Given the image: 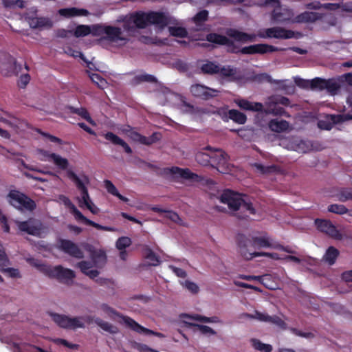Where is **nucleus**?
Segmentation results:
<instances>
[{"label":"nucleus","mask_w":352,"mask_h":352,"mask_svg":"<svg viewBox=\"0 0 352 352\" xmlns=\"http://www.w3.org/2000/svg\"><path fill=\"white\" fill-rule=\"evenodd\" d=\"M99 311H100L101 314L104 315V316L109 318L111 319H115L116 316H119L122 319V322H123L122 317L123 316H120L113 308L109 306L107 304H102L98 307Z\"/></svg>","instance_id":"f704fd0d"},{"label":"nucleus","mask_w":352,"mask_h":352,"mask_svg":"<svg viewBox=\"0 0 352 352\" xmlns=\"http://www.w3.org/2000/svg\"><path fill=\"white\" fill-rule=\"evenodd\" d=\"M104 138L106 140L111 142L113 144L120 145L121 146H122L126 153L129 154L132 153V150L130 148V146L123 140L120 138L116 134L111 132H108L106 134H104Z\"/></svg>","instance_id":"c756f323"},{"label":"nucleus","mask_w":352,"mask_h":352,"mask_svg":"<svg viewBox=\"0 0 352 352\" xmlns=\"http://www.w3.org/2000/svg\"><path fill=\"white\" fill-rule=\"evenodd\" d=\"M20 231L36 236H40L43 232V227L39 220L30 219L25 221H15Z\"/></svg>","instance_id":"0eeeda50"},{"label":"nucleus","mask_w":352,"mask_h":352,"mask_svg":"<svg viewBox=\"0 0 352 352\" xmlns=\"http://www.w3.org/2000/svg\"><path fill=\"white\" fill-rule=\"evenodd\" d=\"M93 323H95L100 330L109 334L115 335L119 332V329L116 326L99 317L93 316Z\"/></svg>","instance_id":"aec40b11"},{"label":"nucleus","mask_w":352,"mask_h":352,"mask_svg":"<svg viewBox=\"0 0 352 352\" xmlns=\"http://www.w3.org/2000/svg\"><path fill=\"white\" fill-rule=\"evenodd\" d=\"M52 26V21L46 18H38L37 19V22L36 25V28H51Z\"/></svg>","instance_id":"774afa93"},{"label":"nucleus","mask_w":352,"mask_h":352,"mask_svg":"<svg viewBox=\"0 0 352 352\" xmlns=\"http://www.w3.org/2000/svg\"><path fill=\"white\" fill-rule=\"evenodd\" d=\"M45 159L43 160H52L54 163L62 169H66L69 165L68 160L66 158L62 157L60 155L55 153H48L46 151H41Z\"/></svg>","instance_id":"b1692460"},{"label":"nucleus","mask_w":352,"mask_h":352,"mask_svg":"<svg viewBox=\"0 0 352 352\" xmlns=\"http://www.w3.org/2000/svg\"><path fill=\"white\" fill-rule=\"evenodd\" d=\"M79 220L80 221H84L85 223L89 225V226H94V228L98 229V230H104V231H110V232H113V231H115V228H112V227H108V226H101L98 223H96L88 219H87L85 216H84V218H80Z\"/></svg>","instance_id":"6e6d98bb"},{"label":"nucleus","mask_w":352,"mask_h":352,"mask_svg":"<svg viewBox=\"0 0 352 352\" xmlns=\"http://www.w3.org/2000/svg\"><path fill=\"white\" fill-rule=\"evenodd\" d=\"M59 246L60 250L73 257L79 259L84 257L83 252L71 241L61 240Z\"/></svg>","instance_id":"ddd939ff"},{"label":"nucleus","mask_w":352,"mask_h":352,"mask_svg":"<svg viewBox=\"0 0 352 352\" xmlns=\"http://www.w3.org/2000/svg\"><path fill=\"white\" fill-rule=\"evenodd\" d=\"M305 143L302 141L295 140L294 142H292L290 145L287 146L288 149L294 150L298 152L305 153L306 152L305 149Z\"/></svg>","instance_id":"4d7b16f0"},{"label":"nucleus","mask_w":352,"mask_h":352,"mask_svg":"<svg viewBox=\"0 0 352 352\" xmlns=\"http://www.w3.org/2000/svg\"><path fill=\"white\" fill-rule=\"evenodd\" d=\"M58 199L60 202L70 209L76 219L79 220L80 218H84V215L76 208L69 198L64 195H60Z\"/></svg>","instance_id":"72a5a7b5"},{"label":"nucleus","mask_w":352,"mask_h":352,"mask_svg":"<svg viewBox=\"0 0 352 352\" xmlns=\"http://www.w3.org/2000/svg\"><path fill=\"white\" fill-rule=\"evenodd\" d=\"M72 112L77 113L80 116H81L82 118L85 119L87 122H89L91 125L95 126L96 122L91 119L90 117L89 113L85 109L80 108V109H74L72 108Z\"/></svg>","instance_id":"603ef678"},{"label":"nucleus","mask_w":352,"mask_h":352,"mask_svg":"<svg viewBox=\"0 0 352 352\" xmlns=\"http://www.w3.org/2000/svg\"><path fill=\"white\" fill-rule=\"evenodd\" d=\"M68 176L74 181L77 188L81 191V193L87 190L86 184H89V180L87 176L85 175L81 179L72 171L68 172Z\"/></svg>","instance_id":"bb28decb"},{"label":"nucleus","mask_w":352,"mask_h":352,"mask_svg":"<svg viewBox=\"0 0 352 352\" xmlns=\"http://www.w3.org/2000/svg\"><path fill=\"white\" fill-rule=\"evenodd\" d=\"M259 282L265 285L267 288L270 289H275L276 287L271 281V276L268 274H265L260 276Z\"/></svg>","instance_id":"e2e57ef3"},{"label":"nucleus","mask_w":352,"mask_h":352,"mask_svg":"<svg viewBox=\"0 0 352 352\" xmlns=\"http://www.w3.org/2000/svg\"><path fill=\"white\" fill-rule=\"evenodd\" d=\"M266 36L269 38L286 39L294 36V32L282 28L274 27L265 30Z\"/></svg>","instance_id":"6ab92c4d"},{"label":"nucleus","mask_w":352,"mask_h":352,"mask_svg":"<svg viewBox=\"0 0 352 352\" xmlns=\"http://www.w3.org/2000/svg\"><path fill=\"white\" fill-rule=\"evenodd\" d=\"M197 330L207 336H214L217 333L211 327L204 324H199V325H197Z\"/></svg>","instance_id":"0e129e2a"},{"label":"nucleus","mask_w":352,"mask_h":352,"mask_svg":"<svg viewBox=\"0 0 352 352\" xmlns=\"http://www.w3.org/2000/svg\"><path fill=\"white\" fill-rule=\"evenodd\" d=\"M270 129L275 132H282L289 127V123L283 120L274 119L270 122Z\"/></svg>","instance_id":"c9c22d12"},{"label":"nucleus","mask_w":352,"mask_h":352,"mask_svg":"<svg viewBox=\"0 0 352 352\" xmlns=\"http://www.w3.org/2000/svg\"><path fill=\"white\" fill-rule=\"evenodd\" d=\"M50 316L52 320L59 327L67 329L69 316L56 313H50Z\"/></svg>","instance_id":"4c0bfd02"},{"label":"nucleus","mask_w":352,"mask_h":352,"mask_svg":"<svg viewBox=\"0 0 352 352\" xmlns=\"http://www.w3.org/2000/svg\"><path fill=\"white\" fill-rule=\"evenodd\" d=\"M128 136L135 142H138L140 144H145V145H151L157 141H158L160 138V135L159 133H154L152 135L149 137H145L138 132L133 131H130V133L128 134Z\"/></svg>","instance_id":"f3484780"},{"label":"nucleus","mask_w":352,"mask_h":352,"mask_svg":"<svg viewBox=\"0 0 352 352\" xmlns=\"http://www.w3.org/2000/svg\"><path fill=\"white\" fill-rule=\"evenodd\" d=\"M238 106L243 109L260 111L263 109V104L260 102H251L244 99H238L235 100Z\"/></svg>","instance_id":"cd10ccee"},{"label":"nucleus","mask_w":352,"mask_h":352,"mask_svg":"<svg viewBox=\"0 0 352 352\" xmlns=\"http://www.w3.org/2000/svg\"><path fill=\"white\" fill-rule=\"evenodd\" d=\"M58 12L61 16L65 17H72L76 16H87L89 14V11L85 9H78L76 8L60 9L58 11Z\"/></svg>","instance_id":"c85d7f7f"},{"label":"nucleus","mask_w":352,"mask_h":352,"mask_svg":"<svg viewBox=\"0 0 352 352\" xmlns=\"http://www.w3.org/2000/svg\"><path fill=\"white\" fill-rule=\"evenodd\" d=\"M81 194H82L81 197L78 198L79 206L81 208H82L84 206L87 207L89 205H90L93 202L89 197L88 190L83 192Z\"/></svg>","instance_id":"052dcab7"},{"label":"nucleus","mask_w":352,"mask_h":352,"mask_svg":"<svg viewBox=\"0 0 352 352\" xmlns=\"http://www.w3.org/2000/svg\"><path fill=\"white\" fill-rule=\"evenodd\" d=\"M347 117L342 115H327L324 119L320 120L318 122V126L321 129L330 130L333 124L343 122Z\"/></svg>","instance_id":"dca6fc26"},{"label":"nucleus","mask_w":352,"mask_h":352,"mask_svg":"<svg viewBox=\"0 0 352 352\" xmlns=\"http://www.w3.org/2000/svg\"><path fill=\"white\" fill-rule=\"evenodd\" d=\"M195 318L198 322L204 323H221V320L217 316L206 317V316H196Z\"/></svg>","instance_id":"680f3d73"},{"label":"nucleus","mask_w":352,"mask_h":352,"mask_svg":"<svg viewBox=\"0 0 352 352\" xmlns=\"http://www.w3.org/2000/svg\"><path fill=\"white\" fill-rule=\"evenodd\" d=\"M315 223L318 230L336 239H341L342 234L330 221L316 219Z\"/></svg>","instance_id":"9b49d317"},{"label":"nucleus","mask_w":352,"mask_h":352,"mask_svg":"<svg viewBox=\"0 0 352 352\" xmlns=\"http://www.w3.org/2000/svg\"><path fill=\"white\" fill-rule=\"evenodd\" d=\"M241 256L246 260H251L257 256H267L274 260H279L280 258L276 253H270L264 252H252L245 248L241 250Z\"/></svg>","instance_id":"4be33fe9"},{"label":"nucleus","mask_w":352,"mask_h":352,"mask_svg":"<svg viewBox=\"0 0 352 352\" xmlns=\"http://www.w3.org/2000/svg\"><path fill=\"white\" fill-rule=\"evenodd\" d=\"M229 38L217 34H209L207 36V41L209 42L230 45L234 41L240 43L252 42L255 41V34H248L236 30H230L228 32Z\"/></svg>","instance_id":"7ed1b4c3"},{"label":"nucleus","mask_w":352,"mask_h":352,"mask_svg":"<svg viewBox=\"0 0 352 352\" xmlns=\"http://www.w3.org/2000/svg\"><path fill=\"white\" fill-rule=\"evenodd\" d=\"M132 243L131 239L127 236L120 237L116 242V247L119 250H124Z\"/></svg>","instance_id":"de8ad7c7"},{"label":"nucleus","mask_w":352,"mask_h":352,"mask_svg":"<svg viewBox=\"0 0 352 352\" xmlns=\"http://www.w3.org/2000/svg\"><path fill=\"white\" fill-rule=\"evenodd\" d=\"M279 104L288 105L289 99L283 96H273L270 98L266 104L267 106V110L266 112L274 115L282 114L283 113V109L276 107V105Z\"/></svg>","instance_id":"f8f14e48"},{"label":"nucleus","mask_w":352,"mask_h":352,"mask_svg":"<svg viewBox=\"0 0 352 352\" xmlns=\"http://www.w3.org/2000/svg\"><path fill=\"white\" fill-rule=\"evenodd\" d=\"M229 117L235 122L241 124H244L246 121L245 115L237 110H230L229 111Z\"/></svg>","instance_id":"c03bdc74"},{"label":"nucleus","mask_w":352,"mask_h":352,"mask_svg":"<svg viewBox=\"0 0 352 352\" xmlns=\"http://www.w3.org/2000/svg\"><path fill=\"white\" fill-rule=\"evenodd\" d=\"M76 266L83 274L89 276L90 278L94 279L96 278L99 274V272L98 270L91 269L93 266H94L93 261L88 262L82 261L78 263Z\"/></svg>","instance_id":"a878e982"},{"label":"nucleus","mask_w":352,"mask_h":352,"mask_svg":"<svg viewBox=\"0 0 352 352\" xmlns=\"http://www.w3.org/2000/svg\"><path fill=\"white\" fill-rule=\"evenodd\" d=\"M93 323V316L86 315L75 317H69L68 327L69 329H83L86 324H90Z\"/></svg>","instance_id":"4468645a"},{"label":"nucleus","mask_w":352,"mask_h":352,"mask_svg":"<svg viewBox=\"0 0 352 352\" xmlns=\"http://www.w3.org/2000/svg\"><path fill=\"white\" fill-rule=\"evenodd\" d=\"M217 198L222 204H226L230 212L239 218H244L256 212L251 203L248 202L242 195L232 190H225Z\"/></svg>","instance_id":"f03ea898"},{"label":"nucleus","mask_w":352,"mask_h":352,"mask_svg":"<svg viewBox=\"0 0 352 352\" xmlns=\"http://www.w3.org/2000/svg\"><path fill=\"white\" fill-rule=\"evenodd\" d=\"M190 92L195 97L208 100L212 97L217 96L219 91L210 89L203 85L195 84L190 87Z\"/></svg>","instance_id":"1a4fd4ad"},{"label":"nucleus","mask_w":352,"mask_h":352,"mask_svg":"<svg viewBox=\"0 0 352 352\" xmlns=\"http://www.w3.org/2000/svg\"><path fill=\"white\" fill-rule=\"evenodd\" d=\"M180 285L193 294H197L199 292L198 285L191 280H186L180 281Z\"/></svg>","instance_id":"a18cd8bd"},{"label":"nucleus","mask_w":352,"mask_h":352,"mask_svg":"<svg viewBox=\"0 0 352 352\" xmlns=\"http://www.w3.org/2000/svg\"><path fill=\"white\" fill-rule=\"evenodd\" d=\"M273 240L267 234L259 236H252L243 243L239 245V253L241 255V250L243 248L252 252H258L261 248H273Z\"/></svg>","instance_id":"20e7f679"},{"label":"nucleus","mask_w":352,"mask_h":352,"mask_svg":"<svg viewBox=\"0 0 352 352\" xmlns=\"http://www.w3.org/2000/svg\"><path fill=\"white\" fill-rule=\"evenodd\" d=\"M92 261L94 266L102 267L106 263L107 257L104 252H95L92 256Z\"/></svg>","instance_id":"a19ab883"},{"label":"nucleus","mask_w":352,"mask_h":352,"mask_svg":"<svg viewBox=\"0 0 352 352\" xmlns=\"http://www.w3.org/2000/svg\"><path fill=\"white\" fill-rule=\"evenodd\" d=\"M89 34H91V26L87 25H79L74 32L76 37L85 36Z\"/></svg>","instance_id":"49530a36"},{"label":"nucleus","mask_w":352,"mask_h":352,"mask_svg":"<svg viewBox=\"0 0 352 352\" xmlns=\"http://www.w3.org/2000/svg\"><path fill=\"white\" fill-rule=\"evenodd\" d=\"M171 23V19L163 13L155 12H140L131 16L129 19L124 21V30L132 35L137 28H144L149 24H153L162 29Z\"/></svg>","instance_id":"f257e3e1"},{"label":"nucleus","mask_w":352,"mask_h":352,"mask_svg":"<svg viewBox=\"0 0 352 352\" xmlns=\"http://www.w3.org/2000/svg\"><path fill=\"white\" fill-rule=\"evenodd\" d=\"M168 32L170 35L177 37H185L187 35L186 30L182 27L169 26Z\"/></svg>","instance_id":"3c124183"},{"label":"nucleus","mask_w":352,"mask_h":352,"mask_svg":"<svg viewBox=\"0 0 352 352\" xmlns=\"http://www.w3.org/2000/svg\"><path fill=\"white\" fill-rule=\"evenodd\" d=\"M320 18V14L316 12H305L298 16L297 20L298 22H314Z\"/></svg>","instance_id":"ea45409f"},{"label":"nucleus","mask_w":352,"mask_h":352,"mask_svg":"<svg viewBox=\"0 0 352 352\" xmlns=\"http://www.w3.org/2000/svg\"><path fill=\"white\" fill-rule=\"evenodd\" d=\"M218 73L223 76L230 77L234 76L236 73V71L235 69H233L230 66H226L219 68V72Z\"/></svg>","instance_id":"69168bd1"},{"label":"nucleus","mask_w":352,"mask_h":352,"mask_svg":"<svg viewBox=\"0 0 352 352\" xmlns=\"http://www.w3.org/2000/svg\"><path fill=\"white\" fill-rule=\"evenodd\" d=\"M211 151L212 163L224 166L228 161V155L221 149H213L210 146L206 148Z\"/></svg>","instance_id":"5701e85b"},{"label":"nucleus","mask_w":352,"mask_h":352,"mask_svg":"<svg viewBox=\"0 0 352 352\" xmlns=\"http://www.w3.org/2000/svg\"><path fill=\"white\" fill-rule=\"evenodd\" d=\"M307 7L313 9H319L320 7H324V8L335 10L340 8V6L337 3H326L322 6H320L319 3H310L307 5Z\"/></svg>","instance_id":"13d9d810"},{"label":"nucleus","mask_w":352,"mask_h":352,"mask_svg":"<svg viewBox=\"0 0 352 352\" xmlns=\"http://www.w3.org/2000/svg\"><path fill=\"white\" fill-rule=\"evenodd\" d=\"M90 78L93 82L96 84L101 89H104L107 86V81L98 74H91Z\"/></svg>","instance_id":"bf43d9fd"},{"label":"nucleus","mask_w":352,"mask_h":352,"mask_svg":"<svg viewBox=\"0 0 352 352\" xmlns=\"http://www.w3.org/2000/svg\"><path fill=\"white\" fill-rule=\"evenodd\" d=\"M144 256L148 260V265L151 266H157L160 265V260L158 256L148 246H145L144 249Z\"/></svg>","instance_id":"473e14b6"},{"label":"nucleus","mask_w":352,"mask_h":352,"mask_svg":"<svg viewBox=\"0 0 352 352\" xmlns=\"http://www.w3.org/2000/svg\"><path fill=\"white\" fill-rule=\"evenodd\" d=\"M123 322L124 324H126L127 327L131 328L132 330L139 333H143L145 335H153L158 338H164V335L159 333V332H155L152 330H150L148 329H146L140 324H139L138 322H136L132 318L128 317V316H122V317Z\"/></svg>","instance_id":"9d476101"},{"label":"nucleus","mask_w":352,"mask_h":352,"mask_svg":"<svg viewBox=\"0 0 352 352\" xmlns=\"http://www.w3.org/2000/svg\"><path fill=\"white\" fill-rule=\"evenodd\" d=\"M9 203L14 208L23 210H32L35 208V203L19 192H10L8 196Z\"/></svg>","instance_id":"423d86ee"},{"label":"nucleus","mask_w":352,"mask_h":352,"mask_svg":"<svg viewBox=\"0 0 352 352\" xmlns=\"http://www.w3.org/2000/svg\"><path fill=\"white\" fill-rule=\"evenodd\" d=\"M196 161L203 165L207 166L212 162L211 152L210 153H206L203 151L198 152L195 156Z\"/></svg>","instance_id":"79ce46f5"},{"label":"nucleus","mask_w":352,"mask_h":352,"mask_svg":"<svg viewBox=\"0 0 352 352\" xmlns=\"http://www.w3.org/2000/svg\"><path fill=\"white\" fill-rule=\"evenodd\" d=\"M91 26V34L94 36H100L102 34H105L106 26H101L99 25H94Z\"/></svg>","instance_id":"338daca9"},{"label":"nucleus","mask_w":352,"mask_h":352,"mask_svg":"<svg viewBox=\"0 0 352 352\" xmlns=\"http://www.w3.org/2000/svg\"><path fill=\"white\" fill-rule=\"evenodd\" d=\"M166 173L172 175L176 179H182L191 183L199 182L202 180L201 176L192 173L188 168L173 166L166 168Z\"/></svg>","instance_id":"6e6552de"},{"label":"nucleus","mask_w":352,"mask_h":352,"mask_svg":"<svg viewBox=\"0 0 352 352\" xmlns=\"http://www.w3.org/2000/svg\"><path fill=\"white\" fill-rule=\"evenodd\" d=\"M54 273L57 278L63 283H69L75 277L74 271L60 265L54 267Z\"/></svg>","instance_id":"412c9836"},{"label":"nucleus","mask_w":352,"mask_h":352,"mask_svg":"<svg viewBox=\"0 0 352 352\" xmlns=\"http://www.w3.org/2000/svg\"><path fill=\"white\" fill-rule=\"evenodd\" d=\"M251 343L255 349L261 352H271L273 349L272 345L263 343L257 339H252Z\"/></svg>","instance_id":"37998d69"},{"label":"nucleus","mask_w":352,"mask_h":352,"mask_svg":"<svg viewBox=\"0 0 352 352\" xmlns=\"http://www.w3.org/2000/svg\"><path fill=\"white\" fill-rule=\"evenodd\" d=\"M310 85L312 89H323L326 87H330L331 85L328 81L316 78L310 82Z\"/></svg>","instance_id":"8fccbe9b"},{"label":"nucleus","mask_w":352,"mask_h":352,"mask_svg":"<svg viewBox=\"0 0 352 352\" xmlns=\"http://www.w3.org/2000/svg\"><path fill=\"white\" fill-rule=\"evenodd\" d=\"M266 6H270L274 8L272 12L273 18L277 21H283L287 20L290 17V13L289 11L284 10L285 13H282V8L280 7L278 1L277 0H267L265 3Z\"/></svg>","instance_id":"2eb2a0df"},{"label":"nucleus","mask_w":352,"mask_h":352,"mask_svg":"<svg viewBox=\"0 0 352 352\" xmlns=\"http://www.w3.org/2000/svg\"><path fill=\"white\" fill-rule=\"evenodd\" d=\"M252 166L255 171L261 175H269L278 171V168L275 165L263 166L259 163H254Z\"/></svg>","instance_id":"2f4dec72"},{"label":"nucleus","mask_w":352,"mask_h":352,"mask_svg":"<svg viewBox=\"0 0 352 352\" xmlns=\"http://www.w3.org/2000/svg\"><path fill=\"white\" fill-rule=\"evenodd\" d=\"M327 210L338 214H344L348 212V209L342 204H331L328 206Z\"/></svg>","instance_id":"09e8293b"},{"label":"nucleus","mask_w":352,"mask_h":352,"mask_svg":"<svg viewBox=\"0 0 352 352\" xmlns=\"http://www.w3.org/2000/svg\"><path fill=\"white\" fill-rule=\"evenodd\" d=\"M164 214L165 217L170 219L173 222L179 225H185L182 219L179 217V214L175 212L166 210V212H165Z\"/></svg>","instance_id":"5fc2aeb1"},{"label":"nucleus","mask_w":352,"mask_h":352,"mask_svg":"<svg viewBox=\"0 0 352 352\" xmlns=\"http://www.w3.org/2000/svg\"><path fill=\"white\" fill-rule=\"evenodd\" d=\"M340 254V252L338 250L335 248L333 246H330L326 250L323 257L322 261L330 265H333L336 263L337 258Z\"/></svg>","instance_id":"7c9ffc66"},{"label":"nucleus","mask_w":352,"mask_h":352,"mask_svg":"<svg viewBox=\"0 0 352 352\" xmlns=\"http://www.w3.org/2000/svg\"><path fill=\"white\" fill-rule=\"evenodd\" d=\"M105 34L107 39L116 45H125L131 36V34L127 33L124 30V23L123 24V30L113 26H106Z\"/></svg>","instance_id":"39448f33"},{"label":"nucleus","mask_w":352,"mask_h":352,"mask_svg":"<svg viewBox=\"0 0 352 352\" xmlns=\"http://www.w3.org/2000/svg\"><path fill=\"white\" fill-rule=\"evenodd\" d=\"M261 316H262L261 322L272 323V324H274L278 326L279 327H280L282 329L286 328L285 322L281 318H280L278 316H270L268 314H265V313H263Z\"/></svg>","instance_id":"58836bf2"},{"label":"nucleus","mask_w":352,"mask_h":352,"mask_svg":"<svg viewBox=\"0 0 352 352\" xmlns=\"http://www.w3.org/2000/svg\"><path fill=\"white\" fill-rule=\"evenodd\" d=\"M276 50V48L274 46L269 45L267 44H256L248 47H244L241 49V52L245 54H264L267 52H272Z\"/></svg>","instance_id":"a211bd4d"},{"label":"nucleus","mask_w":352,"mask_h":352,"mask_svg":"<svg viewBox=\"0 0 352 352\" xmlns=\"http://www.w3.org/2000/svg\"><path fill=\"white\" fill-rule=\"evenodd\" d=\"M8 260L4 252H0V270L10 278H20V273L15 268H5L7 265Z\"/></svg>","instance_id":"393cba45"},{"label":"nucleus","mask_w":352,"mask_h":352,"mask_svg":"<svg viewBox=\"0 0 352 352\" xmlns=\"http://www.w3.org/2000/svg\"><path fill=\"white\" fill-rule=\"evenodd\" d=\"M196 316H201L199 314H194V315H188V314H184L182 315L181 318V322L184 324V327H193L195 331L197 330V325H199V324H196L194 322L198 321L195 317Z\"/></svg>","instance_id":"e433bc0d"},{"label":"nucleus","mask_w":352,"mask_h":352,"mask_svg":"<svg viewBox=\"0 0 352 352\" xmlns=\"http://www.w3.org/2000/svg\"><path fill=\"white\" fill-rule=\"evenodd\" d=\"M201 70L205 74H215L219 72V67L213 63H207L201 67Z\"/></svg>","instance_id":"864d4df0"}]
</instances>
